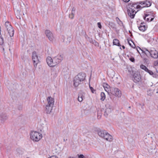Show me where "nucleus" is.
I'll return each mask as SVG.
<instances>
[{
    "label": "nucleus",
    "instance_id": "obj_1",
    "mask_svg": "<svg viewBox=\"0 0 158 158\" xmlns=\"http://www.w3.org/2000/svg\"><path fill=\"white\" fill-rule=\"evenodd\" d=\"M86 76V74L85 73H79L74 78L73 80L74 86L75 87H77L79 84L81 83V82L85 80Z\"/></svg>",
    "mask_w": 158,
    "mask_h": 158
},
{
    "label": "nucleus",
    "instance_id": "obj_2",
    "mask_svg": "<svg viewBox=\"0 0 158 158\" xmlns=\"http://www.w3.org/2000/svg\"><path fill=\"white\" fill-rule=\"evenodd\" d=\"M30 135L32 140L37 142L39 141L42 137V134L37 131H31Z\"/></svg>",
    "mask_w": 158,
    "mask_h": 158
},
{
    "label": "nucleus",
    "instance_id": "obj_3",
    "mask_svg": "<svg viewBox=\"0 0 158 158\" xmlns=\"http://www.w3.org/2000/svg\"><path fill=\"white\" fill-rule=\"evenodd\" d=\"M5 26L8 32L10 37H12L14 35V30L9 22H6L5 23Z\"/></svg>",
    "mask_w": 158,
    "mask_h": 158
},
{
    "label": "nucleus",
    "instance_id": "obj_4",
    "mask_svg": "<svg viewBox=\"0 0 158 158\" xmlns=\"http://www.w3.org/2000/svg\"><path fill=\"white\" fill-rule=\"evenodd\" d=\"M110 90L111 93L116 96L120 97L121 96V92L118 88L114 87H110Z\"/></svg>",
    "mask_w": 158,
    "mask_h": 158
},
{
    "label": "nucleus",
    "instance_id": "obj_5",
    "mask_svg": "<svg viewBox=\"0 0 158 158\" xmlns=\"http://www.w3.org/2000/svg\"><path fill=\"white\" fill-rule=\"evenodd\" d=\"M141 79L140 73L137 71H135L133 73V80L134 81L135 83L141 81Z\"/></svg>",
    "mask_w": 158,
    "mask_h": 158
},
{
    "label": "nucleus",
    "instance_id": "obj_6",
    "mask_svg": "<svg viewBox=\"0 0 158 158\" xmlns=\"http://www.w3.org/2000/svg\"><path fill=\"white\" fill-rule=\"evenodd\" d=\"M32 59L33 62L34 66L36 67L37 64L39 62L38 56L37 55L36 52L35 51L33 52L32 53Z\"/></svg>",
    "mask_w": 158,
    "mask_h": 158
},
{
    "label": "nucleus",
    "instance_id": "obj_7",
    "mask_svg": "<svg viewBox=\"0 0 158 158\" xmlns=\"http://www.w3.org/2000/svg\"><path fill=\"white\" fill-rule=\"evenodd\" d=\"M106 108L104 112V115L105 117H107L108 115L110 113L112 110V108L109 104H106Z\"/></svg>",
    "mask_w": 158,
    "mask_h": 158
},
{
    "label": "nucleus",
    "instance_id": "obj_8",
    "mask_svg": "<svg viewBox=\"0 0 158 158\" xmlns=\"http://www.w3.org/2000/svg\"><path fill=\"white\" fill-rule=\"evenodd\" d=\"M8 115L6 112H3L0 115V120L2 123H4L8 118Z\"/></svg>",
    "mask_w": 158,
    "mask_h": 158
},
{
    "label": "nucleus",
    "instance_id": "obj_9",
    "mask_svg": "<svg viewBox=\"0 0 158 158\" xmlns=\"http://www.w3.org/2000/svg\"><path fill=\"white\" fill-rule=\"evenodd\" d=\"M148 17L147 19V21L148 22L152 21L154 18V16L153 15L151 14V13H150V14H145L144 16H143L144 19L145 20L146 17Z\"/></svg>",
    "mask_w": 158,
    "mask_h": 158
},
{
    "label": "nucleus",
    "instance_id": "obj_10",
    "mask_svg": "<svg viewBox=\"0 0 158 158\" xmlns=\"http://www.w3.org/2000/svg\"><path fill=\"white\" fill-rule=\"evenodd\" d=\"M127 11L128 15L129 16L131 19H133L136 13L134 9L132 8H131V9L128 8Z\"/></svg>",
    "mask_w": 158,
    "mask_h": 158
},
{
    "label": "nucleus",
    "instance_id": "obj_11",
    "mask_svg": "<svg viewBox=\"0 0 158 158\" xmlns=\"http://www.w3.org/2000/svg\"><path fill=\"white\" fill-rule=\"evenodd\" d=\"M45 33L49 40L50 41H52L53 39V36L51 32L49 30H46L45 31Z\"/></svg>",
    "mask_w": 158,
    "mask_h": 158
},
{
    "label": "nucleus",
    "instance_id": "obj_12",
    "mask_svg": "<svg viewBox=\"0 0 158 158\" xmlns=\"http://www.w3.org/2000/svg\"><path fill=\"white\" fill-rule=\"evenodd\" d=\"M47 101L48 102V105H51V106H53L54 104V99L53 98H52L51 96H49L47 98Z\"/></svg>",
    "mask_w": 158,
    "mask_h": 158
},
{
    "label": "nucleus",
    "instance_id": "obj_13",
    "mask_svg": "<svg viewBox=\"0 0 158 158\" xmlns=\"http://www.w3.org/2000/svg\"><path fill=\"white\" fill-rule=\"evenodd\" d=\"M151 56L154 58H157L158 57V53L155 50H151Z\"/></svg>",
    "mask_w": 158,
    "mask_h": 158
},
{
    "label": "nucleus",
    "instance_id": "obj_14",
    "mask_svg": "<svg viewBox=\"0 0 158 158\" xmlns=\"http://www.w3.org/2000/svg\"><path fill=\"white\" fill-rule=\"evenodd\" d=\"M103 138L109 141H111L113 140L112 136L107 132L104 136Z\"/></svg>",
    "mask_w": 158,
    "mask_h": 158
},
{
    "label": "nucleus",
    "instance_id": "obj_15",
    "mask_svg": "<svg viewBox=\"0 0 158 158\" xmlns=\"http://www.w3.org/2000/svg\"><path fill=\"white\" fill-rule=\"evenodd\" d=\"M46 61L48 65L51 67H53L52 59L50 56L46 58Z\"/></svg>",
    "mask_w": 158,
    "mask_h": 158
},
{
    "label": "nucleus",
    "instance_id": "obj_16",
    "mask_svg": "<svg viewBox=\"0 0 158 158\" xmlns=\"http://www.w3.org/2000/svg\"><path fill=\"white\" fill-rule=\"evenodd\" d=\"M53 106L47 104L46 106L45 111L47 114H50L51 112Z\"/></svg>",
    "mask_w": 158,
    "mask_h": 158
},
{
    "label": "nucleus",
    "instance_id": "obj_17",
    "mask_svg": "<svg viewBox=\"0 0 158 158\" xmlns=\"http://www.w3.org/2000/svg\"><path fill=\"white\" fill-rule=\"evenodd\" d=\"M60 62L57 57H55L52 59L53 67L59 64Z\"/></svg>",
    "mask_w": 158,
    "mask_h": 158
},
{
    "label": "nucleus",
    "instance_id": "obj_18",
    "mask_svg": "<svg viewBox=\"0 0 158 158\" xmlns=\"http://www.w3.org/2000/svg\"><path fill=\"white\" fill-rule=\"evenodd\" d=\"M129 7H128V8H129V9H131V8H134V9L136 7L137 8H139L140 7H141L139 5H136V4H135L133 3H130L128 5Z\"/></svg>",
    "mask_w": 158,
    "mask_h": 158
},
{
    "label": "nucleus",
    "instance_id": "obj_19",
    "mask_svg": "<svg viewBox=\"0 0 158 158\" xmlns=\"http://www.w3.org/2000/svg\"><path fill=\"white\" fill-rule=\"evenodd\" d=\"M107 132L104 130H101L98 132V135L100 137L104 138Z\"/></svg>",
    "mask_w": 158,
    "mask_h": 158
},
{
    "label": "nucleus",
    "instance_id": "obj_20",
    "mask_svg": "<svg viewBox=\"0 0 158 158\" xmlns=\"http://www.w3.org/2000/svg\"><path fill=\"white\" fill-rule=\"evenodd\" d=\"M113 45H115L119 47L121 46L119 40L117 39H114L113 42Z\"/></svg>",
    "mask_w": 158,
    "mask_h": 158
},
{
    "label": "nucleus",
    "instance_id": "obj_21",
    "mask_svg": "<svg viewBox=\"0 0 158 158\" xmlns=\"http://www.w3.org/2000/svg\"><path fill=\"white\" fill-rule=\"evenodd\" d=\"M139 30L144 31L146 30V27L145 25H144V23H141L140 26L139 27Z\"/></svg>",
    "mask_w": 158,
    "mask_h": 158
},
{
    "label": "nucleus",
    "instance_id": "obj_22",
    "mask_svg": "<svg viewBox=\"0 0 158 158\" xmlns=\"http://www.w3.org/2000/svg\"><path fill=\"white\" fill-rule=\"evenodd\" d=\"M11 37L9 38L8 40V44L10 47L12 46L14 44V40Z\"/></svg>",
    "mask_w": 158,
    "mask_h": 158
},
{
    "label": "nucleus",
    "instance_id": "obj_23",
    "mask_svg": "<svg viewBox=\"0 0 158 158\" xmlns=\"http://www.w3.org/2000/svg\"><path fill=\"white\" fill-rule=\"evenodd\" d=\"M106 25L112 28H114L115 26L114 24L112 22L107 21L106 23Z\"/></svg>",
    "mask_w": 158,
    "mask_h": 158
},
{
    "label": "nucleus",
    "instance_id": "obj_24",
    "mask_svg": "<svg viewBox=\"0 0 158 158\" xmlns=\"http://www.w3.org/2000/svg\"><path fill=\"white\" fill-rule=\"evenodd\" d=\"M145 2L144 5L142 7H149L151 5L152 3L149 1H145Z\"/></svg>",
    "mask_w": 158,
    "mask_h": 158
},
{
    "label": "nucleus",
    "instance_id": "obj_25",
    "mask_svg": "<svg viewBox=\"0 0 158 158\" xmlns=\"http://www.w3.org/2000/svg\"><path fill=\"white\" fill-rule=\"evenodd\" d=\"M84 97L81 94H78V100L79 102H81L82 101L83 98H84Z\"/></svg>",
    "mask_w": 158,
    "mask_h": 158
},
{
    "label": "nucleus",
    "instance_id": "obj_26",
    "mask_svg": "<svg viewBox=\"0 0 158 158\" xmlns=\"http://www.w3.org/2000/svg\"><path fill=\"white\" fill-rule=\"evenodd\" d=\"M103 86L105 89V90L107 91H109V88L110 87V86L107 84L106 83H104L103 84Z\"/></svg>",
    "mask_w": 158,
    "mask_h": 158
},
{
    "label": "nucleus",
    "instance_id": "obj_27",
    "mask_svg": "<svg viewBox=\"0 0 158 158\" xmlns=\"http://www.w3.org/2000/svg\"><path fill=\"white\" fill-rule=\"evenodd\" d=\"M100 96L101 97L100 100L102 101H103L106 98V96L105 93L103 92H102L101 93Z\"/></svg>",
    "mask_w": 158,
    "mask_h": 158
},
{
    "label": "nucleus",
    "instance_id": "obj_28",
    "mask_svg": "<svg viewBox=\"0 0 158 158\" xmlns=\"http://www.w3.org/2000/svg\"><path fill=\"white\" fill-rule=\"evenodd\" d=\"M144 50H146V51L144 53V55H146L147 56H151V50L150 51H148V49H147L145 48Z\"/></svg>",
    "mask_w": 158,
    "mask_h": 158
},
{
    "label": "nucleus",
    "instance_id": "obj_29",
    "mask_svg": "<svg viewBox=\"0 0 158 158\" xmlns=\"http://www.w3.org/2000/svg\"><path fill=\"white\" fill-rule=\"evenodd\" d=\"M140 68L141 69L145 70L146 72H147V71L148 70V69L147 68V67L145 66L143 64L140 65Z\"/></svg>",
    "mask_w": 158,
    "mask_h": 158
},
{
    "label": "nucleus",
    "instance_id": "obj_30",
    "mask_svg": "<svg viewBox=\"0 0 158 158\" xmlns=\"http://www.w3.org/2000/svg\"><path fill=\"white\" fill-rule=\"evenodd\" d=\"M116 19L118 23L120 25L122 26L123 25V23L117 17L116 18Z\"/></svg>",
    "mask_w": 158,
    "mask_h": 158
},
{
    "label": "nucleus",
    "instance_id": "obj_31",
    "mask_svg": "<svg viewBox=\"0 0 158 158\" xmlns=\"http://www.w3.org/2000/svg\"><path fill=\"white\" fill-rule=\"evenodd\" d=\"M92 43L94 45L96 46H99V45L97 41H96L95 40H93Z\"/></svg>",
    "mask_w": 158,
    "mask_h": 158
},
{
    "label": "nucleus",
    "instance_id": "obj_32",
    "mask_svg": "<svg viewBox=\"0 0 158 158\" xmlns=\"http://www.w3.org/2000/svg\"><path fill=\"white\" fill-rule=\"evenodd\" d=\"M56 57H57L58 59H59V60L60 62L63 59V55H60L59 56H56Z\"/></svg>",
    "mask_w": 158,
    "mask_h": 158
},
{
    "label": "nucleus",
    "instance_id": "obj_33",
    "mask_svg": "<svg viewBox=\"0 0 158 158\" xmlns=\"http://www.w3.org/2000/svg\"><path fill=\"white\" fill-rule=\"evenodd\" d=\"M4 43V41L3 38L1 36V35H0V45H2Z\"/></svg>",
    "mask_w": 158,
    "mask_h": 158
},
{
    "label": "nucleus",
    "instance_id": "obj_34",
    "mask_svg": "<svg viewBox=\"0 0 158 158\" xmlns=\"http://www.w3.org/2000/svg\"><path fill=\"white\" fill-rule=\"evenodd\" d=\"M74 15V13H73V11H72L71 14L69 15V17L70 18L72 19L73 18Z\"/></svg>",
    "mask_w": 158,
    "mask_h": 158
},
{
    "label": "nucleus",
    "instance_id": "obj_35",
    "mask_svg": "<svg viewBox=\"0 0 158 158\" xmlns=\"http://www.w3.org/2000/svg\"><path fill=\"white\" fill-rule=\"evenodd\" d=\"M141 57L143 59V61H144V62H146L147 63H148L149 62V60L148 59L144 57L143 56V57H142V56L141 55Z\"/></svg>",
    "mask_w": 158,
    "mask_h": 158
},
{
    "label": "nucleus",
    "instance_id": "obj_36",
    "mask_svg": "<svg viewBox=\"0 0 158 158\" xmlns=\"http://www.w3.org/2000/svg\"><path fill=\"white\" fill-rule=\"evenodd\" d=\"M146 72H147L150 75H152V74H153V73L152 71H151V70H150L148 69V70Z\"/></svg>",
    "mask_w": 158,
    "mask_h": 158
},
{
    "label": "nucleus",
    "instance_id": "obj_37",
    "mask_svg": "<svg viewBox=\"0 0 158 158\" xmlns=\"http://www.w3.org/2000/svg\"><path fill=\"white\" fill-rule=\"evenodd\" d=\"M77 156L79 158H84L85 157L84 156L83 154H80V155L77 154Z\"/></svg>",
    "mask_w": 158,
    "mask_h": 158
},
{
    "label": "nucleus",
    "instance_id": "obj_38",
    "mask_svg": "<svg viewBox=\"0 0 158 158\" xmlns=\"http://www.w3.org/2000/svg\"><path fill=\"white\" fill-rule=\"evenodd\" d=\"M97 25L98 26L100 29H101L102 28V26L101 24V23L100 22H98L97 23Z\"/></svg>",
    "mask_w": 158,
    "mask_h": 158
},
{
    "label": "nucleus",
    "instance_id": "obj_39",
    "mask_svg": "<svg viewBox=\"0 0 158 158\" xmlns=\"http://www.w3.org/2000/svg\"><path fill=\"white\" fill-rule=\"evenodd\" d=\"M138 47L139 50H141L142 51V53H144L143 55H143H144V53L146 51V50H144L143 49H141L140 48H139V47Z\"/></svg>",
    "mask_w": 158,
    "mask_h": 158
},
{
    "label": "nucleus",
    "instance_id": "obj_40",
    "mask_svg": "<svg viewBox=\"0 0 158 158\" xmlns=\"http://www.w3.org/2000/svg\"><path fill=\"white\" fill-rule=\"evenodd\" d=\"M93 40V39L91 38H90L89 37V39H88L87 41H89V42L90 43H92L93 40Z\"/></svg>",
    "mask_w": 158,
    "mask_h": 158
},
{
    "label": "nucleus",
    "instance_id": "obj_41",
    "mask_svg": "<svg viewBox=\"0 0 158 158\" xmlns=\"http://www.w3.org/2000/svg\"><path fill=\"white\" fill-rule=\"evenodd\" d=\"M154 66H158V60L155 61L154 63Z\"/></svg>",
    "mask_w": 158,
    "mask_h": 158
},
{
    "label": "nucleus",
    "instance_id": "obj_42",
    "mask_svg": "<svg viewBox=\"0 0 158 158\" xmlns=\"http://www.w3.org/2000/svg\"><path fill=\"white\" fill-rule=\"evenodd\" d=\"M152 77H153L156 78H158V75L157 74H154L153 73V74H152Z\"/></svg>",
    "mask_w": 158,
    "mask_h": 158
},
{
    "label": "nucleus",
    "instance_id": "obj_43",
    "mask_svg": "<svg viewBox=\"0 0 158 158\" xmlns=\"http://www.w3.org/2000/svg\"><path fill=\"white\" fill-rule=\"evenodd\" d=\"M89 88L91 92L94 93V91H95V90L93 89V88L92 87H91L90 86H89Z\"/></svg>",
    "mask_w": 158,
    "mask_h": 158
},
{
    "label": "nucleus",
    "instance_id": "obj_44",
    "mask_svg": "<svg viewBox=\"0 0 158 158\" xmlns=\"http://www.w3.org/2000/svg\"><path fill=\"white\" fill-rule=\"evenodd\" d=\"M71 41V38L70 37H68L67 38V41H66L67 43H69Z\"/></svg>",
    "mask_w": 158,
    "mask_h": 158
},
{
    "label": "nucleus",
    "instance_id": "obj_45",
    "mask_svg": "<svg viewBox=\"0 0 158 158\" xmlns=\"http://www.w3.org/2000/svg\"><path fill=\"white\" fill-rule=\"evenodd\" d=\"M130 60L132 62H134L135 61V59L133 57L130 58Z\"/></svg>",
    "mask_w": 158,
    "mask_h": 158
},
{
    "label": "nucleus",
    "instance_id": "obj_46",
    "mask_svg": "<svg viewBox=\"0 0 158 158\" xmlns=\"http://www.w3.org/2000/svg\"><path fill=\"white\" fill-rule=\"evenodd\" d=\"M128 43H129V45H130L131 47L134 48L135 47V45L134 44H133V45H131V44L129 43V42H128Z\"/></svg>",
    "mask_w": 158,
    "mask_h": 158
},
{
    "label": "nucleus",
    "instance_id": "obj_47",
    "mask_svg": "<svg viewBox=\"0 0 158 158\" xmlns=\"http://www.w3.org/2000/svg\"><path fill=\"white\" fill-rule=\"evenodd\" d=\"M145 3V1H144L143 2H140L139 3V4H141V5H143H143H144Z\"/></svg>",
    "mask_w": 158,
    "mask_h": 158
},
{
    "label": "nucleus",
    "instance_id": "obj_48",
    "mask_svg": "<svg viewBox=\"0 0 158 158\" xmlns=\"http://www.w3.org/2000/svg\"><path fill=\"white\" fill-rule=\"evenodd\" d=\"M49 158H58L56 156H52L50 157Z\"/></svg>",
    "mask_w": 158,
    "mask_h": 158
},
{
    "label": "nucleus",
    "instance_id": "obj_49",
    "mask_svg": "<svg viewBox=\"0 0 158 158\" xmlns=\"http://www.w3.org/2000/svg\"><path fill=\"white\" fill-rule=\"evenodd\" d=\"M16 11L17 12V14H20V10H16Z\"/></svg>",
    "mask_w": 158,
    "mask_h": 158
},
{
    "label": "nucleus",
    "instance_id": "obj_50",
    "mask_svg": "<svg viewBox=\"0 0 158 158\" xmlns=\"http://www.w3.org/2000/svg\"><path fill=\"white\" fill-rule=\"evenodd\" d=\"M85 39L86 40H87L88 39H89V37L87 35H86L85 36Z\"/></svg>",
    "mask_w": 158,
    "mask_h": 158
},
{
    "label": "nucleus",
    "instance_id": "obj_51",
    "mask_svg": "<svg viewBox=\"0 0 158 158\" xmlns=\"http://www.w3.org/2000/svg\"><path fill=\"white\" fill-rule=\"evenodd\" d=\"M20 15V14H18V16H16V17L18 19H20V15Z\"/></svg>",
    "mask_w": 158,
    "mask_h": 158
},
{
    "label": "nucleus",
    "instance_id": "obj_52",
    "mask_svg": "<svg viewBox=\"0 0 158 158\" xmlns=\"http://www.w3.org/2000/svg\"><path fill=\"white\" fill-rule=\"evenodd\" d=\"M75 10V9L73 7L72 9V11H73V13H74Z\"/></svg>",
    "mask_w": 158,
    "mask_h": 158
},
{
    "label": "nucleus",
    "instance_id": "obj_53",
    "mask_svg": "<svg viewBox=\"0 0 158 158\" xmlns=\"http://www.w3.org/2000/svg\"><path fill=\"white\" fill-rule=\"evenodd\" d=\"M123 1L125 2H128L130 0H123Z\"/></svg>",
    "mask_w": 158,
    "mask_h": 158
},
{
    "label": "nucleus",
    "instance_id": "obj_54",
    "mask_svg": "<svg viewBox=\"0 0 158 158\" xmlns=\"http://www.w3.org/2000/svg\"><path fill=\"white\" fill-rule=\"evenodd\" d=\"M68 158H76V157H72L71 156H69L68 157Z\"/></svg>",
    "mask_w": 158,
    "mask_h": 158
},
{
    "label": "nucleus",
    "instance_id": "obj_55",
    "mask_svg": "<svg viewBox=\"0 0 158 158\" xmlns=\"http://www.w3.org/2000/svg\"><path fill=\"white\" fill-rule=\"evenodd\" d=\"M122 47L123 48V49H124L125 48V47L124 45H123L122 46Z\"/></svg>",
    "mask_w": 158,
    "mask_h": 158
},
{
    "label": "nucleus",
    "instance_id": "obj_56",
    "mask_svg": "<svg viewBox=\"0 0 158 158\" xmlns=\"http://www.w3.org/2000/svg\"><path fill=\"white\" fill-rule=\"evenodd\" d=\"M137 52L140 54L139 52V51L138 49L137 48Z\"/></svg>",
    "mask_w": 158,
    "mask_h": 158
},
{
    "label": "nucleus",
    "instance_id": "obj_57",
    "mask_svg": "<svg viewBox=\"0 0 158 158\" xmlns=\"http://www.w3.org/2000/svg\"><path fill=\"white\" fill-rule=\"evenodd\" d=\"M118 55V53H116V54H115V56H117V55Z\"/></svg>",
    "mask_w": 158,
    "mask_h": 158
},
{
    "label": "nucleus",
    "instance_id": "obj_58",
    "mask_svg": "<svg viewBox=\"0 0 158 158\" xmlns=\"http://www.w3.org/2000/svg\"><path fill=\"white\" fill-rule=\"evenodd\" d=\"M66 140H67V139H64V141H66Z\"/></svg>",
    "mask_w": 158,
    "mask_h": 158
},
{
    "label": "nucleus",
    "instance_id": "obj_59",
    "mask_svg": "<svg viewBox=\"0 0 158 158\" xmlns=\"http://www.w3.org/2000/svg\"><path fill=\"white\" fill-rule=\"evenodd\" d=\"M112 54H113V53H111V56H112Z\"/></svg>",
    "mask_w": 158,
    "mask_h": 158
},
{
    "label": "nucleus",
    "instance_id": "obj_60",
    "mask_svg": "<svg viewBox=\"0 0 158 158\" xmlns=\"http://www.w3.org/2000/svg\"><path fill=\"white\" fill-rule=\"evenodd\" d=\"M120 48L121 50L122 49H121V47H120Z\"/></svg>",
    "mask_w": 158,
    "mask_h": 158
},
{
    "label": "nucleus",
    "instance_id": "obj_61",
    "mask_svg": "<svg viewBox=\"0 0 158 158\" xmlns=\"http://www.w3.org/2000/svg\"><path fill=\"white\" fill-rule=\"evenodd\" d=\"M129 108H131V107L130 106V107H129Z\"/></svg>",
    "mask_w": 158,
    "mask_h": 158
}]
</instances>
